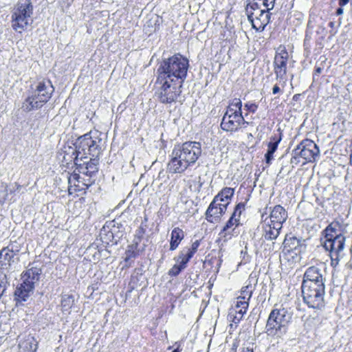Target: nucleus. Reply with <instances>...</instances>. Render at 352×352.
<instances>
[{"instance_id":"obj_1","label":"nucleus","mask_w":352,"mask_h":352,"mask_svg":"<svg viewBox=\"0 0 352 352\" xmlns=\"http://www.w3.org/2000/svg\"><path fill=\"white\" fill-rule=\"evenodd\" d=\"M201 152V146L198 142L188 141L175 145L170 155L166 171L170 174L184 173L195 164Z\"/></svg>"},{"instance_id":"obj_2","label":"nucleus","mask_w":352,"mask_h":352,"mask_svg":"<svg viewBox=\"0 0 352 352\" xmlns=\"http://www.w3.org/2000/svg\"><path fill=\"white\" fill-rule=\"evenodd\" d=\"M189 67L188 60L180 54L163 58L158 63L156 76L184 83Z\"/></svg>"},{"instance_id":"obj_3","label":"nucleus","mask_w":352,"mask_h":352,"mask_svg":"<svg viewBox=\"0 0 352 352\" xmlns=\"http://www.w3.org/2000/svg\"><path fill=\"white\" fill-rule=\"evenodd\" d=\"M31 89L33 91L26 98L21 106V109L25 112L41 109L50 100L54 91V87L50 80L39 81L34 89L32 86Z\"/></svg>"},{"instance_id":"obj_4","label":"nucleus","mask_w":352,"mask_h":352,"mask_svg":"<svg viewBox=\"0 0 352 352\" xmlns=\"http://www.w3.org/2000/svg\"><path fill=\"white\" fill-rule=\"evenodd\" d=\"M292 318V314L285 308L272 309L267 320L265 333L272 337L285 335Z\"/></svg>"},{"instance_id":"obj_5","label":"nucleus","mask_w":352,"mask_h":352,"mask_svg":"<svg viewBox=\"0 0 352 352\" xmlns=\"http://www.w3.org/2000/svg\"><path fill=\"white\" fill-rule=\"evenodd\" d=\"M155 86L157 100L164 104H171L177 102L182 92L183 83L156 76Z\"/></svg>"},{"instance_id":"obj_6","label":"nucleus","mask_w":352,"mask_h":352,"mask_svg":"<svg viewBox=\"0 0 352 352\" xmlns=\"http://www.w3.org/2000/svg\"><path fill=\"white\" fill-rule=\"evenodd\" d=\"M33 6L30 0H20L12 14V27L21 32L32 23Z\"/></svg>"},{"instance_id":"obj_7","label":"nucleus","mask_w":352,"mask_h":352,"mask_svg":"<svg viewBox=\"0 0 352 352\" xmlns=\"http://www.w3.org/2000/svg\"><path fill=\"white\" fill-rule=\"evenodd\" d=\"M94 135H91V132L87 133L78 137L72 144L80 151L83 160L88 159L89 156L100 157L101 154L102 139L98 137V132H95Z\"/></svg>"},{"instance_id":"obj_8","label":"nucleus","mask_w":352,"mask_h":352,"mask_svg":"<svg viewBox=\"0 0 352 352\" xmlns=\"http://www.w3.org/2000/svg\"><path fill=\"white\" fill-rule=\"evenodd\" d=\"M292 153L294 155L291 158L290 162L294 166V165H297L300 162L299 157L308 162H314L316 158L319 156L320 149L313 140L305 139L297 145Z\"/></svg>"},{"instance_id":"obj_9","label":"nucleus","mask_w":352,"mask_h":352,"mask_svg":"<svg viewBox=\"0 0 352 352\" xmlns=\"http://www.w3.org/2000/svg\"><path fill=\"white\" fill-rule=\"evenodd\" d=\"M301 288L303 302L309 308L319 309L324 307L325 287L301 285Z\"/></svg>"},{"instance_id":"obj_10","label":"nucleus","mask_w":352,"mask_h":352,"mask_svg":"<svg viewBox=\"0 0 352 352\" xmlns=\"http://www.w3.org/2000/svg\"><path fill=\"white\" fill-rule=\"evenodd\" d=\"M324 266L322 263L309 267L305 272L302 286L325 287Z\"/></svg>"},{"instance_id":"obj_11","label":"nucleus","mask_w":352,"mask_h":352,"mask_svg":"<svg viewBox=\"0 0 352 352\" xmlns=\"http://www.w3.org/2000/svg\"><path fill=\"white\" fill-rule=\"evenodd\" d=\"M289 58V54L285 48L280 47L276 52L274 60V70L276 80L283 88L285 87L287 82V64Z\"/></svg>"},{"instance_id":"obj_12","label":"nucleus","mask_w":352,"mask_h":352,"mask_svg":"<svg viewBox=\"0 0 352 352\" xmlns=\"http://www.w3.org/2000/svg\"><path fill=\"white\" fill-rule=\"evenodd\" d=\"M345 240L346 238L344 236L332 239H325L323 243V247L329 252L331 264L333 267L338 265L340 259L343 257Z\"/></svg>"},{"instance_id":"obj_13","label":"nucleus","mask_w":352,"mask_h":352,"mask_svg":"<svg viewBox=\"0 0 352 352\" xmlns=\"http://www.w3.org/2000/svg\"><path fill=\"white\" fill-rule=\"evenodd\" d=\"M271 14L269 10L263 9L259 12H253L248 14V19L252 23V28L256 31L262 32L270 23Z\"/></svg>"},{"instance_id":"obj_14","label":"nucleus","mask_w":352,"mask_h":352,"mask_svg":"<svg viewBox=\"0 0 352 352\" xmlns=\"http://www.w3.org/2000/svg\"><path fill=\"white\" fill-rule=\"evenodd\" d=\"M60 155H63L62 160L63 163L69 165L74 162V164L76 167H78L80 162L83 160L80 155V151H78L76 145H64L61 149V153H60Z\"/></svg>"},{"instance_id":"obj_15","label":"nucleus","mask_w":352,"mask_h":352,"mask_svg":"<svg viewBox=\"0 0 352 352\" xmlns=\"http://www.w3.org/2000/svg\"><path fill=\"white\" fill-rule=\"evenodd\" d=\"M228 202L223 204L212 200L206 211V219L208 222L218 221L220 217L226 212Z\"/></svg>"},{"instance_id":"obj_16","label":"nucleus","mask_w":352,"mask_h":352,"mask_svg":"<svg viewBox=\"0 0 352 352\" xmlns=\"http://www.w3.org/2000/svg\"><path fill=\"white\" fill-rule=\"evenodd\" d=\"M34 289V286L32 283H25L23 280V283L16 287L14 294L16 304L27 301L33 293Z\"/></svg>"},{"instance_id":"obj_17","label":"nucleus","mask_w":352,"mask_h":352,"mask_svg":"<svg viewBox=\"0 0 352 352\" xmlns=\"http://www.w3.org/2000/svg\"><path fill=\"white\" fill-rule=\"evenodd\" d=\"M16 250H14L12 247L3 248L0 250V272L9 271L12 265L14 263V256Z\"/></svg>"},{"instance_id":"obj_18","label":"nucleus","mask_w":352,"mask_h":352,"mask_svg":"<svg viewBox=\"0 0 352 352\" xmlns=\"http://www.w3.org/2000/svg\"><path fill=\"white\" fill-rule=\"evenodd\" d=\"M240 121L242 122V114H235L229 117L223 116L221 128L227 132H236L240 129Z\"/></svg>"},{"instance_id":"obj_19","label":"nucleus","mask_w":352,"mask_h":352,"mask_svg":"<svg viewBox=\"0 0 352 352\" xmlns=\"http://www.w3.org/2000/svg\"><path fill=\"white\" fill-rule=\"evenodd\" d=\"M88 158H89V161L82 160L78 164L77 168L80 173L91 177L98 170L99 157L89 156Z\"/></svg>"},{"instance_id":"obj_20","label":"nucleus","mask_w":352,"mask_h":352,"mask_svg":"<svg viewBox=\"0 0 352 352\" xmlns=\"http://www.w3.org/2000/svg\"><path fill=\"white\" fill-rule=\"evenodd\" d=\"M303 242L304 241L300 240L299 239L296 238L294 236L286 235L283 243V251H287V252H289L291 251L294 250L296 251L295 254H297L298 253H300L301 252L302 248H305Z\"/></svg>"},{"instance_id":"obj_21","label":"nucleus","mask_w":352,"mask_h":352,"mask_svg":"<svg viewBox=\"0 0 352 352\" xmlns=\"http://www.w3.org/2000/svg\"><path fill=\"white\" fill-rule=\"evenodd\" d=\"M267 219V217L263 220L264 222H266ZM282 228L279 224L265 223L263 226L262 237L267 241L275 240L279 236Z\"/></svg>"},{"instance_id":"obj_22","label":"nucleus","mask_w":352,"mask_h":352,"mask_svg":"<svg viewBox=\"0 0 352 352\" xmlns=\"http://www.w3.org/2000/svg\"><path fill=\"white\" fill-rule=\"evenodd\" d=\"M270 218V223L279 224L280 227H283V223L285 222L287 219V212L283 206L276 205L271 211Z\"/></svg>"},{"instance_id":"obj_23","label":"nucleus","mask_w":352,"mask_h":352,"mask_svg":"<svg viewBox=\"0 0 352 352\" xmlns=\"http://www.w3.org/2000/svg\"><path fill=\"white\" fill-rule=\"evenodd\" d=\"M282 140V134L280 133L278 135L274 134L270 137V140L267 144L268 148L265 154V162L267 164H270L273 159V155L277 150L278 146Z\"/></svg>"},{"instance_id":"obj_24","label":"nucleus","mask_w":352,"mask_h":352,"mask_svg":"<svg viewBox=\"0 0 352 352\" xmlns=\"http://www.w3.org/2000/svg\"><path fill=\"white\" fill-rule=\"evenodd\" d=\"M340 224L338 221L331 223L323 231L325 239H332L338 236H344L340 230Z\"/></svg>"},{"instance_id":"obj_25","label":"nucleus","mask_w":352,"mask_h":352,"mask_svg":"<svg viewBox=\"0 0 352 352\" xmlns=\"http://www.w3.org/2000/svg\"><path fill=\"white\" fill-rule=\"evenodd\" d=\"M184 238V232L179 228H175L170 234V250H176Z\"/></svg>"},{"instance_id":"obj_26","label":"nucleus","mask_w":352,"mask_h":352,"mask_svg":"<svg viewBox=\"0 0 352 352\" xmlns=\"http://www.w3.org/2000/svg\"><path fill=\"white\" fill-rule=\"evenodd\" d=\"M38 342L33 337H28L19 344V352H36Z\"/></svg>"},{"instance_id":"obj_27","label":"nucleus","mask_w":352,"mask_h":352,"mask_svg":"<svg viewBox=\"0 0 352 352\" xmlns=\"http://www.w3.org/2000/svg\"><path fill=\"white\" fill-rule=\"evenodd\" d=\"M41 273V270L39 268L32 267L28 269L22 276L23 281L30 283H32L34 286V284L36 281L38 280L40 275Z\"/></svg>"},{"instance_id":"obj_28","label":"nucleus","mask_w":352,"mask_h":352,"mask_svg":"<svg viewBox=\"0 0 352 352\" xmlns=\"http://www.w3.org/2000/svg\"><path fill=\"white\" fill-rule=\"evenodd\" d=\"M138 245L139 243L133 241V243L127 247V250L125 252L124 261L128 263L129 266L131 265L133 259L139 255Z\"/></svg>"},{"instance_id":"obj_29","label":"nucleus","mask_w":352,"mask_h":352,"mask_svg":"<svg viewBox=\"0 0 352 352\" xmlns=\"http://www.w3.org/2000/svg\"><path fill=\"white\" fill-rule=\"evenodd\" d=\"M100 236L102 242L106 245H109L111 243H116V242H113L114 235L113 232L104 227L100 230Z\"/></svg>"},{"instance_id":"obj_30","label":"nucleus","mask_w":352,"mask_h":352,"mask_svg":"<svg viewBox=\"0 0 352 352\" xmlns=\"http://www.w3.org/2000/svg\"><path fill=\"white\" fill-rule=\"evenodd\" d=\"M80 179L81 178L78 174L72 175L68 177V184H69V186L68 187V191H69V194H72V184L74 182V185L75 186V189H74L75 191H80L83 189V188L80 186V182L82 183V182L80 180Z\"/></svg>"},{"instance_id":"obj_31","label":"nucleus","mask_w":352,"mask_h":352,"mask_svg":"<svg viewBox=\"0 0 352 352\" xmlns=\"http://www.w3.org/2000/svg\"><path fill=\"white\" fill-rule=\"evenodd\" d=\"M249 306V302L237 298V300L235 305V307L233 309L235 314L239 315H244Z\"/></svg>"},{"instance_id":"obj_32","label":"nucleus","mask_w":352,"mask_h":352,"mask_svg":"<svg viewBox=\"0 0 352 352\" xmlns=\"http://www.w3.org/2000/svg\"><path fill=\"white\" fill-rule=\"evenodd\" d=\"M193 256L192 254L188 252L186 249H183L179 254L177 258H175L176 262L180 263L185 268L187 266V263L189 262L190 258Z\"/></svg>"},{"instance_id":"obj_33","label":"nucleus","mask_w":352,"mask_h":352,"mask_svg":"<svg viewBox=\"0 0 352 352\" xmlns=\"http://www.w3.org/2000/svg\"><path fill=\"white\" fill-rule=\"evenodd\" d=\"M74 297L69 295L63 296L61 300V306L64 311H68L74 304Z\"/></svg>"},{"instance_id":"obj_34","label":"nucleus","mask_w":352,"mask_h":352,"mask_svg":"<svg viewBox=\"0 0 352 352\" xmlns=\"http://www.w3.org/2000/svg\"><path fill=\"white\" fill-rule=\"evenodd\" d=\"M257 0H252V1H250L246 8H245V12L247 15L250 14V12H259L260 10H263L261 8L260 3L256 1Z\"/></svg>"},{"instance_id":"obj_35","label":"nucleus","mask_w":352,"mask_h":352,"mask_svg":"<svg viewBox=\"0 0 352 352\" xmlns=\"http://www.w3.org/2000/svg\"><path fill=\"white\" fill-rule=\"evenodd\" d=\"M236 228H230L228 231L225 232L226 234L222 233L221 230L219 234L220 239L224 243H226L228 241L230 240L233 236H237L238 233L236 232Z\"/></svg>"},{"instance_id":"obj_36","label":"nucleus","mask_w":352,"mask_h":352,"mask_svg":"<svg viewBox=\"0 0 352 352\" xmlns=\"http://www.w3.org/2000/svg\"><path fill=\"white\" fill-rule=\"evenodd\" d=\"M252 286L250 284L245 287H243L241 289V296L238 297V298H241L244 300H248L249 302L252 294Z\"/></svg>"},{"instance_id":"obj_37","label":"nucleus","mask_w":352,"mask_h":352,"mask_svg":"<svg viewBox=\"0 0 352 352\" xmlns=\"http://www.w3.org/2000/svg\"><path fill=\"white\" fill-rule=\"evenodd\" d=\"M239 224H240L239 219L234 218L231 216L230 217L229 220L226 222V225L223 226V228L222 229V233L226 234V232H224V231L226 232L230 228H237Z\"/></svg>"},{"instance_id":"obj_38","label":"nucleus","mask_w":352,"mask_h":352,"mask_svg":"<svg viewBox=\"0 0 352 352\" xmlns=\"http://www.w3.org/2000/svg\"><path fill=\"white\" fill-rule=\"evenodd\" d=\"M146 225H144V223L142 222L140 226L135 232V237L133 241L140 244L143 238L144 234L146 232Z\"/></svg>"},{"instance_id":"obj_39","label":"nucleus","mask_w":352,"mask_h":352,"mask_svg":"<svg viewBox=\"0 0 352 352\" xmlns=\"http://www.w3.org/2000/svg\"><path fill=\"white\" fill-rule=\"evenodd\" d=\"M185 269V267L183 266L180 263L177 265H174L172 268H170L168 271V275L170 276H177L180 272Z\"/></svg>"},{"instance_id":"obj_40","label":"nucleus","mask_w":352,"mask_h":352,"mask_svg":"<svg viewBox=\"0 0 352 352\" xmlns=\"http://www.w3.org/2000/svg\"><path fill=\"white\" fill-rule=\"evenodd\" d=\"M245 209V204L243 203H239L234 208V210L232 214V217L239 219L242 211Z\"/></svg>"},{"instance_id":"obj_41","label":"nucleus","mask_w":352,"mask_h":352,"mask_svg":"<svg viewBox=\"0 0 352 352\" xmlns=\"http://www.w3.org/2000/svg\"><path fill=\"white\" fill-rule=\"evenodd\" d=\"M221 194L225 195V196H226L228 201L230 202V200L234 195V189L232 188H230V187H226V188H223L221 190Z\"/></svg>"},{"instance_id":"obj_42","label":"nucleus","mask_w":352,"mask_h":352,"mask_svg":"<svg viewBox=\"0 0 352 352\" xmlns=\"http://www.w3.org/2000/svg\"><path fill=\"white\" fill-rule=\"evenodd\" d=\"M199 245L200 241L199 240H196L195 242L192 243L190 248H186L185 249L187 250L188 252L194 255L195 252L197 251Z\"/></svg>"},{"instance_id":"obj_43","label":"nucleus","mask_w":352,"mask_h":352,"mask_svg":"<svg viewBox=\"0 0 352 352\" xmlns=\"http://www.w3.org/2000/svg\"><path fill=\"white\" fill-rule=\"evenodd\" d=\"M232 107L236 109V111H239L240 113H242V102L240 99L234 98L230 104Z\"/></svg>"},{"instance_id":"obj_44","label":"nucleus","mask_w":352,"mask_h":352,"mask_svg":"<svg viewBox=\"0 0 352 352\" xmlns=\"http://www.w3.org/2000/svg\"><path fill=\"white\" fill-rule=\"evenodd\" d=\"M213 200L219 203L225 204L228 202V204H230L226 196H225V195L221 194V191L214 197Z\"/></svg>"},{"instance_id":"obj_45","label":"nucleus","mask_w":352,"mask_h":352,"mask_svg":"<svg viewBox=\"0 0 352 352\" xmlns=\"http://www.w3.org/2000/svg\"><path fill=\"white\" fill-rule=\"evenodd\" d=\"M235 114H242V113H240L239 111H236V109H234L230 105H229L227 108V110L226 113H224L223 116H233Z\"/></svg>"},{"instance_id":"obj_46","label":"nucleus","mask_w":352,"mask_h":352,"mask_svg":"<svg viewBox=\"0 0 352 352\" xmlns=\"http://www.w3.org/2000/svg\"><path fill=\"white\" fill-rule=\"evenodd\" d=\"M275 0H262V5L267 10L273 9Z\"/></svg>"},{"instance_id":"obj_47","label":"nucleus","mask_w":352,"mask_h":352,"mask_svg":"<svg viewBox=\"0 0 352 352\" xmlns=\"http://www.w3.org/2000/svg\"><path fill=\"white\" fill-rule=\"evenodd\" d=\"M244 107L249 111L255 113L258 109V105L255 103L248 102L245 104Z\"/></svg>"},{"instance_id":"obj_48","label":"nucleus","mask_w":352,"mask_h":352,"mask_svg":"<svg viewBox=\"0 0 352 352\" xmlns=\"http://www.w3.org/2000/svg\"><path fill=\"white\" fill-rule=\"evenodd\" d=\"M229 316H230V320H232V321L233 322H234V323H236H236H239V322L241 321V320L242 319V318H243V315H239V316H237V315L236 314V315L233 316V315L232 314V313H230V314H229Z\"/></svg>"},{"instance_id":"obj_49","label":"nucleus","mask_w":352,"mask_h":352,"mask_svg":"<svg viewBox=\"0 0 352 352\" xmlns=\"http://www.w3.org/2000/svg\"><path fill=\"white\" fill-rule=\"evenodd\" d=\"M322 69H323V68H322L320 67H316V69H315L314 75H313L314 78H315V77L316 76H319V75L322 73Z\"/></svg>"},{"instance_id":"obj_50","label":"nucleus","mask_w":352,"mask_h":352,"mask_svg":"<svg viewBox=\"0 0 352 352\" xmlns=\"http://www.w3.org/2000/svg\"><path fill=\"white\" fill-rule=\"evenodd\" d=\"M281 92V89L278 85H275L272 88V94L276 95L278 93Z\"/></svg>"},{"instance_id":"obj_51","label":"nucleus","mask_w":352,"mask_h":352,"mask_svg":"<svg viewBox=\"0 0 352 352\" xmlns=\"http://www.w3.org/2000/svg\"><path fill=\"white\" fill-rule=\"evenodd\" d=\"M12 247L14 250H16V256L17 255L18 252H19V247L15 243H10L9 244L6 248Z\"/></svg>"},{"instance_id":"obj_52","label":"nucleus","mask_w":352,"mask_h":352,"mask_svg":"<svg viewBox=\"0 0 352 352\" xmlns=\"http://www.w3.org/2000/svg\"><path fill=\"white\" fill-rule=\"evenodd\" d=\"M349 2V0H339V6L343 7L346 6Z\"/></svg>"},{"instance_id":"obj_53","label":"nucleus","mask_w":352,"mask_h":352,"mask_svg":"<svg viewBox=\"0 0 352 352\" xmlns=\"http://www.w3.org/2000/svg\"><path fill=\"white\" fill-rule=\"evenodd\" d=\"M344 12V10L342 8V7L340 6L337 10H336V14L337 15H342Z\"/></svg>"},{"instance_id":"obj_54","label":"nucleus","mask_w":352,"mask_h":352,"mask_svg":"<svg viewBox=\"0 0 352 352\" xmlns=\"http://www.w3.org/2000/svg\"><path fill=\"white\" fill-rule=\"evenodd\" d=\"M242 120H243L242 122L240 121V128L241 127L242 125L248 124V122L245 120L243 116H242Z\"/></svg>"},{"instance_id":"obj_55","label":"nucleus","mask_w":352,"mask_h":352,"mask_svg":"<svg viewBox=\"0 0 352 352\" xmlns=\"http://www.w3.org/2000/svg\"><path fill=\"white\" fill-rule=\"evenodd\" d=\"M241 352H253V349L250 348H245L243 349Z\"/></svg>"},{"instance_id":"obj_56","label":"nucleus","mask_w":352,"mask_h":352,"mask_svg":"<svg viewBox=\"0 0 352 352\" xmlns=\"http://www.w3.org/2000/svg\"><path fill=\"white\" fill-rule=\"evenodd\" d=\"M335 25V23L333 21H331L329 23V26L331 28H333Z\"/></svg>"},{"instance_id":"obj_57","label":"nucleus","mask_w":352,"mask_h":352,"mask_svg":"<svg viewBox=\"0 0 352 352\" xmlns=\"http://www.w3.org/2000/svg\"><path fill=\"white\" fill-rule=\"evenodd\" d=\"M179 346L174 349L172 352H180Z\"/></svg>"},{"instance_id":"obj_58","label":"nucleus","mask_w":352,"mask_h":352,"mask_svg":"<svg viewBox=\"0 0 352 352\" xmlns=\"http://www.w3.org/2000/svg\"><path fill=\"white\" fill-rule=\"evenodd\" d=\"M148 221V217L146 215L144 216V221H142L144 223H146Z\"/></svg>"},{"instance_id":"obj_59","label":"nucleus","mask_w":352,"mask_h":352,"mask_svg":"<svg viewBox=\"0 0 352 352\" xmlns=\"http://www.w3.org/2000/svg\"><path fill=\"white\" fill-rule=\"evenodd\" d=\"M82 185H83V186H86V188H88V187H89V185L86 184H85V183H82Z\"/></svg>"},{"instance_id":"obj_60","label":"nucleus","mask_w":352,"mask_h":352,"mask_svg":"<svg viewBox=\"0 0 352 352\" xmlns=\"http://www.w3.org/2000/svg\"><path fill=\"white\" fill-rule=\"evenodd\" d=\"M16 185L17 186L16 189H17V190H19V189H20V188H21V186H20V185H19V184H16Z\"/></svg>"},{"instance_id":"obj_61","label":"nucleus","mask_w":352,"mask_h":352,"mask_svg":"<svg viewBox=\"0 0 352 352\" xmlns=\"http://www.w3.org/2000/svg\"><path fill=\"white\" fill-rule=\"evenodd\" d=\"M201 186H202V183L201 182V183H199V188H201Z\"/></svg>"},{"instance_id":"obj_62","label":"nucleus","mask_w":352,"mask_h":352,"mask_svg":"<svg viewBox=\"0 0 352 352\" xmlns=\"http://www.w3.org/2000/svg\"><path fill=\"white\" fill-rule=\"evenodd\" d=\"M256 1H258V3H260L261 6H263V5H262V1H258V0H257Z\"/></svg>"},{"instance_id":"obj_63","label":"nucleus","mask_w":352,"mask_h":352,"mask_svg":"<svg viewBox=\"0 0 352 352\" xmlns=\"http://www.w3.org/2000/svg\"><path fill=\"white\" fill-rule=\"evenodd\" d=\"M350 164H351V165L352 166V157L351 158Z\"/></svg>"}]
</instances>
